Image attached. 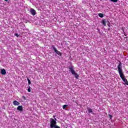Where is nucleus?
Masks as SVG:
<instances>
[{"label":"nucleus","instance_id":"obj_4","mask_svg":"<svg viewBox=\"0 0 128 128\" xmlns=\"http://www.w3.org/2000/svg\"><path fill=\"white\" fill-rule=\"evenodd\" d=\"M30 12H31L32 16H36V12L34 8L30 9Z\"/></svg>","mask_w":128,"mask_h":128},{"label":"nucleus","instance_id":"obj_9","mask_svg":"<svg viewBox=\"0 0 128 128\" xmlns=\"http://www.w3.org/2000/svg\"><path fill=\"white\" fill-rule=\"evenodd\" d=\"M17 110H20V112H22V106H18L17 108Z\"/></svg>","mask_w":128,"mask_h":128},{"label":"nucleus","instance_id":"obj_23","mask_svg":"<svg viewBox=\"0 0 128 128\" xmlns=\"http://www.w3.org/2000/svg\"><path fill=\"white\" fill-rule=\"evenodd\" d=\"M110 120H112V116L110 114L109 115Z\"/></svg>","mask_w":128,"mask_h":128},{"label":"nucleus","instance_id":"obj_15","mask_svg":"<svg viewBox=\"0 0 128 128\" xmlns=\"http://www.w3.org/2000/svg\"><path fill=\"white\" fill-rule=\"evenodd\" d=\"M27 80L28 82V84H32V82H30V78H27Z\"/></svg>","mask_w":128,"mask_h":128},{"label":"nucleus","instance_id":"obj_11","mask_svg":"<svg viewBox=\"0 0 128 128\" xmlns=\"http://www.w3.org/2000/svg\"><path fill=\"white\" fill-rule=\"evenodd\" d=\"M55 52L56 54H58V56H62V52H60L56 50V51Z\"/></svg>","mask_w":128,"mask_h":128},{"label":"nucleus","instance_id":"obj_6","mask_svg":"<svg viewBox=\"0 0 128 128\" xmlns=\"http://www.w3.org/2000/svg\"><path fill=\"white\" fill-rule=\"evenodd\" d=\"M0 74H2V76H6V70L4 69H2Z\"/></svg>","mask_w":128,"mask_h":128},{"label":"nucleus","instance_id":"obj_7","mask_svg":"<svg viewBox=\"0 0 128 128\" xmlns=\"http://www.w3.org/2000/svg\"><path fill=\"white\" fill-rule=\"evenodd\" d=\"M102 24L104 26H106V20H102Z\"/></svg>","mask_w":128,"mask_h":128},{"label":"nucleus","instance_id":"obj_14","mask_svg":"<svg viewBox=\"0 0 128 128\" xmlns=\"http://www.w3.org/2000/svg\"><path fill=\"white\" fill-rule=\"evenodd\" d=\"M88 112H92V110L90 108H87Z\"/></svg>","mask_w":128,"mask_h":128},{"label":"nucleus","instance_id":"obj_26","mask_svg":"<svg viewBox=\"0 0 128 128\" xmlns=\"http://www.w3.org/2000/svg\"><path fill=\"white\" fill-rule=\"evenodd\" d=\"M110 30V28H108V30Z\"/></svg>","mask_w":128,"mask_h":128},{"label":"nucleus","instance_id":"obj_3","mask_svg":"<svg viewBox=\"0 0 128 128\" xmlns=\"http://www.w3.org/2000/svg\"><path fill=\"white\" fill-rule=\"evenodd\" d=\"M118 72H122V62H120L118 66Z\"/></svg>","mask_w":128,"mask_h":128},{"label":"nucleus","instance_id":"obj_25","mask_svg":"<svg viewBox=\"0 0 128 128\" xmlns=\"http://www.w3.org/2000/svg\"><path fill=\"white\" fill-rule=\"evenodd\" d=\"M5 0V2H8V0Z\"/></svg>","mask_w":128,"mask_h":128},{"label":"nucleus","instance_id":"obj_27","mask_svg":"<svg viewBox=\"0 0 128 128\" xmlns=\"http://www.w3.org/2000/svg\"><path fill=\"white\" fill-rule=\"evenodd\" d=\"M124 36H126V33H124Z\"/></svg>","mask_w":128,"mask_h":128},{"label":"nucleus","instance_id":"obj_24","mask_svg":"<svg viewBox=\"0 0 128 128\" xmlns=\"http://www.w3.org/2000/svg\"><path fill=\"white\" fill-rule=\"evenodd\" d=\"M97 30H98V32H100V28H98Z\"/></svg>","mask_w":128,"mask_h":128},{"label":"nucleus","instance_id":"obj_5","mask_svg":"<svg viewBox=\"0 0 128 128\" xmlns=\"http://www.w3.org/2000/svg\"><path fill=\"white\" fill-rule=\"evenodd\" d=\"M119 74L120 76V78H122V80H124V78H126V77H124V72H119Z\"/></svg>","mask_w":128,"mask_h":128},{"label":"nucleus","instance_id":"obj_17","mask_svg":"<svg viewBox=\"0 0 128 128\" xmlns=\"http://www.w3.org/2000/svg\"><path fill=\"white\" fill-rule=\"evenodd\" d=\"M107 22L108 26L110 27V21L108 20Z\"/></svg>","mask_w":128,"mask_h":128},{"label":"nucleus","instance_id":"obj_19","mask_svg":"<svg viewBox=\"0 0 128 128\" xmlns=\"http://www.w3.org/2000/svg\"><path fill=\"white\" fill-rule=\"evenodd\" d=\"M28 92H30V91H31L30 86H29V88H28Z\"/></svg>","mask_w":128,"mask_h":128},{"label":"nucleus","instance_id":"obj_18","mask_svg":"<svg viewBox=\"0 0 128 128\" xmlns=\"http://www.w3.org/2000/svg\"><path fill=\"white\" fill-rule=\"evenodd\" d=\"M112 2H118V0H110Z\"/></svg>","mask_w":128,"mask_h":128},{"label":"nucleus","instance_id":"obj_21","mask_svg":"<svg viewBox=\"0 0 128 128\" xmlns=\"http://www.w3.org/2000/svg\"><path fill=\"white\" fill-rule=\"evenodd\" d=\"M22 98H24V100H26V98L24 96H22Z\"/></svg>","mask_w":128,"mask_h":128},{"label":"nucleus","instance_id":"obj_12","mask_svg":"<svg viewBox=\"0 0 128 128\" xmlns=\"http://www.w3.org/2000/svg\"><path fill=\"white\" fill-rule=\"evenodd\" d=\"M52 48H53L54 52H56V50H56V47H54V46L52 45Z\"/></svg>","mask_w":128,"mask_h":128},{"label":"nucleus","instance_id":"obj_16","mask_svg":"<svg viewBox=\"0 0 128 128\" xmlns=\"http://www.w3.org/2000/svg\"><path fill=\"white\" fill-rule=\"evenodd\" d=\"M66 106H68L67 104H64L62 108L64 110H65L66 108Z\"/></svg>","mask_w":128,"mask_h":128},{"label":"nucleus","instance_id":"obj_1","mask_svg":"<svg viewBox=\"0 0 128 128\" xmlns=\"http://www.w3.org/2000/svg\"><path fill=\"white\" fill-rule=\"evenodd\" d=\"M69 72H70L73 76H74V77L76 78V80L78 79L80 77V75L78 74V73L76 72V71L74 70L72 66H69Z\"/></svg>","mask_w":128,"mask_h":128},{"label":"nucleus","instance_id":"obj_2","mask_svg":"<svg viewBox=\"0 0 128 128\" xmlns=\"http://www.w3.org/2000/svg\"><path fill=\"white\" fill-rule=\"evenodd\" d=\"M56 126V121L54 119H50V128H54V126Z\"/></svg>","mask_w":128,"mask_h":128},{"label":"nucleus","instance_id":"obj_13","mask_svg":"<svg viewBox=\"0 0 128 128\" xmlns=\"http://www.w3.org/2000/svg\"><path fill=\"white\" fill-rule=\"evenodd\" d=\"M98 16H100V18H104V14H102V13H100L98 14Z\"/></svg>","mask_w":128,"mask_h":128},{"label":"nucleus","instance_id":"obj_22","mask_svg":"<svg viewBox=\"0 0 128 128\" xmlns=\"http://www.w3.org/2000/svg\"><path fill=\"white\" fill-rule=\"evenodd\" d=\"M15 36H17V38H18V36H20V35L16 33L15 34Z\"/></svg>","mask_w":128,"mask_h":128},{"label":"nucleus","instance_id":"obj_8","mask_svg":"<svg viewBox=\"0 0 128 128\" xmlns=\"http://www.w3.org/2000/svg\"><path fill=\"white\" fill-rule=\"evenodd\" d=\"M13 104H14V106H20V102L16 100H14L13 102Z\"/></svg>","mask_w":128,"mask_h":128},{"label":"nucleus","instance_id":"obj_20","mask_svg":"<svg viewBox=\"0 0 128 128\" xmlns=\"http://www.w3.org/2000/svg\"><path fill=\"white\" fill-rule=\"evenodd\" d=\"M54 128H60V126H57V125H56L54 127Z\"/></svg>","mask_w":128,"mask_h":128},{"label":"nucleus","instance_id":"obj_10","mask_svg":"<svg viewBox=\"0 0 128 128\" xmlns=\"http://www.w3.org/2000/svg\"><path fill=\"white\" fill-rule=\"evenodd\" d=\"M123 82H124V84H126V86H128V82L126 78L123 79Z\"/></svg>","mask_w":128,"mask_h":128}]
</instances>
